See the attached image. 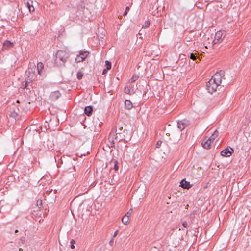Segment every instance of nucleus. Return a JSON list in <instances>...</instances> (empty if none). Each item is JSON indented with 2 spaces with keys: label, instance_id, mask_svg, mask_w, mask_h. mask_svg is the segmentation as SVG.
<instances>
[{
  "label": "nucleus",
  "instance_id": "36",
  "mask_svg": "<svg viewBox=\"0 0 251 251\" xmlns=\"http://www.w3.org/2000/svg\"><path fill=\"white\" fill-rule=\"evenodd\" d=\"M80 1L82 3H84L85 2H86L87 0H80Z\"/></svg>",
  "mask_w": 251,
  "mask_h": 251
},
{
  "label": "nucleus",
  "instance_id": "16",
  "mask_svg": "<svg viewBox=\"0 0 251 251\" xmlns=\"http://www.w3.org/2000/svg\"><path fill=\"white\" fill-rule=\"evenodd\" d=\"M9 115L10 117L14 118L15 119L18 118V113L16 111V110L14 109H11L10 111Z\"/></svg>",
  "mask_w": 251,
  "mask_h": 251
},
{
  "label": "nucleus",
  "instance_id": "12",
  "mask_svg": "<svg viewBox=\"0 0 251 251\" xmlns=\"http://www.w3.org/2000/svg\"><path fill=\"white\" fill-rule=\"evenodd\" d=\"M93 111V107L91 106H88L85 108L84 113L88 116L92 115Z\"/></svg>",
  "mask_w": 251,
  "mask_h": 251
},
{
  "label": "nucleus",
  "instance_id": "10",
  "mask_svg": "<svg viewBox=\"0 0 251 251\" xmlns=\"http://www.w3.org/2000/svg\"><path fill=\"white\" fill-rule=\"evenodd\" d=\"M180 186L184 189H188L191 187V185H190L189 182L186 181L185 179H183L180 183Z\"/></svg>",
  "mask_w": 251,
  "mask_h": 251
},
{
  "label": "nucleus",
  "instance_id": "11",
  "mask_svg": "<svg viewBox=\"0 0 251 251\" xmlns=\"http://www.w3.org/2000/svg\"><path fill=\"white\" fill-rule=\"evenodd\" d=\"M13 45V43L8 40L5 41L3 44L2 50H7L8 48L11 47Z\"/></svg>",
  "mask_w": 251,
  "mask_h": 251
},
{
  "label": "nucleus",
  "instance_id": "38",
  "mask_svg": "<svg viewBox=\"0 0 251 251\" xmlns=\"http://www.w3.org/2000/svg\"><path fill=\"white\" fill-rule=\"evenodd\" d=\"M18 231H18V229H16V230H15V233H18Z\"/></svg>",
  "mask_w": 251,
  "mask_h": 251
},
{
  "label": "nucleus",
  "instance_id": "8",
  "mask_svg": "<svg viewBox=\"0 0 251 251\" xmlns=\"http://www.w3.org/2000/svg\"><path fill=\"white\" fill-rule=\"evenodd\" d=\"M61 96V93L59 91H55L50 93V99L51 100L55 101Z\"/></svg>",
  "mask_w": 251,
  "mask_h": 251
},
{
  "label": "nucleus",
  "instance_id": "20",
  "mask_svg": "<svg viewBox=\"0 0 251 251\" xmlns=\"http://www.w3.org/2000/svg\"><path fill=\"white\" fill-rule=\"evenodd\" d=\"M190 58L193 60H195L198 58L197 54L196 53H191L190 54Z\"/></svg>",
  "mask_w": 251,
  "mask_h": 251
},
{
  "label": "nucleus",
  "instance_id": "9",
  "mask_svg": "<svg viewBox=\"0 0 251 251\" xmlns=\"http://www.w3.org/2000/svg\"><path fill=\"white\" fill-rule=\"evenodd\" d=\"M24 4L28 9L29 11L33 12L34 11V8L33 6V1L31 0H25Z\"/></svg>",
  "mask_w": 251,
  "mask_h": 251
},
{
  "label": "nucleus",
  "instance_id": "39",
  "mask_svg": "<svg viewBox=\"0 0 251 251\" xmlns=\"http://www.w3.org/2000/svg\"><path fill=\"white\" fill-rule=\"evenodd\" d=\"M19 251H22V248H20V249H19Z\"/></svg>",
  "mask_w": 251,
  "mask_h": 251
},
{
  "label": "nucleus",
  "instance_id": "6",
  "mask_svg": "<svg viewBox=\"0 0 251 251\" xmlns=\"http://www.w3.org/2000/svg\"><path fill=\"white\" fill-rule=\"evenodd\" d=\"M190 124L189 121L186 120H182L177 122V127L181 131Z\"/></svg>",
  "mask_w": 251,
  "mask_h": 251
},
{
  "label": "nucleus",
  "instance_id": "27",
  "mask_svg": "<svg viewBox=\"0 0 251 251\" xmlns=\"http://www.w3.org/2000/svg\"><path fill=\"white\" fill-rule=\"evenodd\" d=\"M25 238L24 237H22L21 238V239H20L19 243V244H21V243L22 244H24L25 242Z\"/></svg>",
  "mask_w": 251,
  "mask_h": 251
},
{
  "label": "nucleus",
  "instance_id": "30",
  "mask_svg": "<svg viewBox=\"0 0 251 251\" xmlns=\"http://www.w3.org/2000/svg\"><path fill=\"white\" fill-rule=\"evenodd\" d=\"M129 6H127V7H126V9L125 11L124 12V13H123V14L124 16H126V15H127V11L129 10Z\"/></svg>",
  "mask_w": 251,
  "mask_h": 251
},
{
  "label": "nucleus",
  "instance_id": "4",
  "mask_svg": "<svg viewBox=\"0 0 251 251\" xmlns=\"http://www.w3.org/2000/svg\"><path fill=\"white\" fill-rule=\"evenodd\" d=\"M225 35L224 34V33L222 31H217L215 35V39L213 41V43L214 44H217L219 42H220L223 40Z\"/></svg>",
  "mask_w": 251,
  "mask_h": 251
},
{
  "label": "nucleus",
  "instance_id": "18",
  "mask_svg": "<svg viewBox=\"0 0 251 251\" xmlns=\"http://www.w3.org/2000/svg\"><path fill=\"white\" fill-rule=\"evenodd\" d=\"M129 221V216L128 215H125L122 219V223L126 225L128 223Z\"/></svg>",
  "mask_w": 251,
  "mask_h": 251
},
{
  "label": "nucleus",
  "instance_id": "28",
  "mask_svg": "<svg viewBox=\"0 0 251 251\" xmlns=\"http://www.w3.org/2000/svg\"><path fill=\"white\" fill-rule=\"evenodd\" d=\"M75 241L74 240V239H72L71 242H70V243H71V248L72 249H74L75 248V245L74 244H75Z\"/></svg>",
  "mask_w": 251,
  "mask_h": 251
},
{
  "label": "nucleus",
  "instance_id": "26",
  "mask_svg": "<svg viewBox=\"0 0 251 251\" xmlns=\"http://www.w3.org/2000/svg\"><path fill=\"white\" fill-rule=\"evenodd\" d=\"M150 25V22L149 21H146L144 24V25H143L142 27L143 28H146L149 27Z\"/></svg>",
  "mask_w": 251,
  "mask_h": 251
},
{
  "label": "nucleus",
  "instance_id": "25",
  "mask_svg": "<svg viewBox=\"0 0 251 251\" xmlns=\"http://www.w3.org/2000/svg\"><path fill=\"white\" fill-rule=\"evenodd\" d=\"M113 162L114 163V169L117 171L118 170L119 167L118 166V162L116 160H113Z\"/></svg>",
  "mask_w": 251,
  "mask_h": 251
},
{
  "label": "nucleus",
  "instance_id": "33",
  "mask_svg": "<svg viewBox=\"0 0 251 251\" xmlns=\"http://www.w3.org/2000/svg\"><path fill=\"white\" fill-rule=\"evenodd\" d=\"M118 230L116 231L114 233V235H113V237H115L117 236V235L118 234Z\"/></svg>",
  "mask_w": 251,
  "mask_h": 251
},
{
  "label": "nucleus",
  "instance_id": "7",
  "mask_svg": "<svg viewBox=\"0 0 251 251\" xmlns=\"http://www.w3.org/2000/svg\"><path fill=\"white\" fill-rule=\"evenodd\" d=\"M234 151L232 148H228V147L223 150L221 152V155L225 157H229L231 155L232 153Z\"/></svg>",
  "mask_w": 251,
  "mask_h": 251
},
{
  "label": "nucleus",
  "instance_id": "14",
  "mask_svg": "<svg viewBox=\"0 0 251 251\" xmlns=\"http://www.w3.org/2000/svg\"><path fill=\"white\" fill-rule=\"evenodd\" d=\"M125 108L128 110L131 109L133 107L132 102L129 100H125Z\"/></svg>",
  "mask_w": 251,
  "mask_h": 251
},
{
  "label": "nucleus",
  "instance_id": "31",
  "mask_svg": "<svg viewBox=\"0 0 251 251\" xmlns=\"http://www.w3.org/2000/svg\"><path fill=\"white\" fill-rule=\"evenodd\" d=\"M182 226L184 228H187L188 226V224L186 221H184L182 223Z\"/></svg>",
  "mask_w": 251,
  "mask_h": 251
},
{
  "label": "nucleus",
  "instance_id": "23",
  "mask_svg": "<svg viewBox=\"0 0 251 251\" xmlns=\"http://www.w3.org/2000/svg\"><path fill=\"white\" fill-rule=\"evenodd\" d=\"M37 205L39 208H41L42 206V200L38 199L37 201Z\"/></svg>",
  "mask_w": 251,
  "mask_h": 251
},
{
  "label": "nucleus",
  "instance_id": "2",
  "mask_svg": "<svg viewBox=\"0 0 251 251\" xmlns=\"http://www.w3.org/2000/svg\"><path fill=\"white\" fill-rule=\"evenodd\" d=\"M69 57V53L65 50H59L56 54V63H58L60 65L64 64L67 61Z\"/></svg>",
  "mask_w": 251,
  "mask_h": 251
},
{
  "label": "nucleus",
  "instance_id": "13",
  "mask_svg": "<svg viewBox=\"0 0 251 251\" xmlns=\"http://www.w3.org/2000/svg\"><path fill=\"white\" fill-rule=\"evenodd\" d=\"M211 142L209 141L208 139L206 140L205 141H203L201 143V145L202 147L206 149H209L211 146Z\"/></svg>",
  "mask_w": 251,
  "mask_h": 251
},
{
  "label": "nucleus",
  "instance_id": "21",
  "mask_svg": "<svg viewBox=\"0 0 251 251\" xmlns=\"http://www.w3.org/2000/svg\"><path fill=\"white\" fill-rule=\"evenodd\" d=\"M83 74L81 72H78L77 73L76 76L77 79L80 80L82 78Z\"/></svg>",
  "mask_w": 251,
  "mask_h": 251
},
{
  "label": "nucleus",
  "instance_id": "3",
  "mask_svg": "<svg viewBox=\"0 0 251 251\" xmlns=\"http://www.w3.org/2000/svg\"><path fill=\"white\" fill-rule=\"evenodd\" d=\"M117 126L115 131H111L108 138V145L109 147H113L115 146V140L118 141V137L117 134H119V136L121 137V135L122 134L121 132H118L117 129ZM123 140L122 138L121 137L119 139V141H120L121 140Z\"/></svg>",
  "mask_w": 251,
  "mask_h": 251
},
{
  "label": "nucleus",
  "instance_id": "1",
  "mask_svg": "<svg viewBox=\"0 0 251 251\" xmlns=\"http://www.w3.org/2000/svg\"><path fill=\"white\" fill-rule=\"evenodd\" d=\"M225 76V72L220 70L217 72L206 83V89L208 92L212 94L215 92L222 82V78Z\"/></svg>",
  "mask_w": 251,
  "mask_h": 251
},
{
  "label": "nucleus",
  "instance_id": "17",
  "mask_svg": "<svg viewBox=\"0 0 251 251\" xmlns=\"http://www.w3.org/2000/svg\"><path fill=\"white\" fill-rule=\"evenodd\" d=\"M43 68H44L43 63L42 62L38 63L37 66V69L39 74H41V72L42 71Z\"/></svg>",
  "mask_w": 251,
  "mask_h": 251
},
{
  "label": "nucleus",
  "instance_id": "19",
  "mask_svg": "<svg viewBox=\"0 0 251 251\" xmlns=\"http://www.w3.org/2000/svg\"><path fill=\"white\" fill-rule=\"evenodd\" d=\"M31 80H29V81L26 80L25 82V85H23L24 88L30 90V88L29 87V85L31 83Z\"/></svg>",
  "mask_w": 251,
  "mask_h": 251
},
{
  "label": "nucleus",
  "instance_id": "24",
  "mask_svg": "<svg viewBox=\"0 0 251 251\" xmlns=\"http://www.w3.org/2000/svg\"><path fill=\"white\" fill-rule=\"evenodd\" d=\"M139 76L137 75H133L131 79V82H134L138 79Z\"/></svg>",
  "mask_w": 251,
  "mask_h": 251
},
{
  "label": "nucleus",
  "instance_id": "5",
  "mask_svg": "<svg viewBox=\"0 0 251 251\" xmlns=\"http://www.w3.org/2000/svg\"><path fill=\"white\" fill-rule=\"evenodd\" d=\"M89 53L88 51L80 52L76 56L75 60L76 62H82L88 56Z\"/></svg>",
  "mask_w": 251,
  "mask_h": 251
},
{
  "label": "nucleus",
  "instance_id": "22",
  "mask_svg": "<svg viewBox=\"0 0 251 251\" xmlns=\"http://www.w3.org/2000/svg\"><path fill=\"white\" fill-rule=\"evenodd\" d=\"M105 64L107 70H110L111 68V63L110 61L108 60L106 61Z\"/></svg>",
  "mask_w": 251,
  "mask_h": 251
},
{
  "label": "nucleus",
  "instance_id": "34",
  "mask_svg": "<svg viewBox=\"0 0 251 251\" xmlns=\"http://www.w3.org/2000/svg\"><path fill=\"white\" fill-rule=\"evenodd\" d=\"M107 70H107V69H104V70H103V72H102V74H106V73H107Z\"/></svg>",
  "mask_w": 251,
  "mask_h": 251
},
{
  "label": "nucleus",
  "instance_id": "35",
  "mask_svg": "<svg viewBox=\"0 0 251 251\" xmlns=\"http://www.w3.org/2000/svg\"><path fill=\"white\" fill-rule=\"evenodd\" d=\"M131 213L130 212H128L126 213V214L125 215H128L129 217L130 216Z\"/></svg>",
  "mask_w": 251,
  "mask_h": 251
},
{
  "label": "nucleus",
  "instance_id": "29",
  "mask_svg": "<svg viewBox=\"0 0 251 251\" xmlns=\"http://www.w3.org/2000/svg\"><path fill=\"white\" fill-rule=\"evenodd\" d=\"M161 144H162V141H158L156 144V146L157 148H159L161 147Z\"/></svg>",
  "mask_w": 251,
  "mask_h": 251
},
{
  "label": "nucleus",
  "instance_id": "32",
  "mask_svg": "<svg viewBox=\"0 0 251 251\" xmlns=\"http://www.w3.org/2000/svg\"><path fill=\"white\" fill-rule=\"evenodd\" d=\"M118 129H119V130H118V132H121V131H122L123 129V127L122 126H121L120 125H118Z\"/></svg>",
  "mask_w": 251,
  "mask_h": 251
},
{
  "label": "nucleus",
  "instance_id": "37",
  "mask_svg": "<svg viewBox=\"0 0 251 251\" xmlns=\"http://www.w3.org/2000/svg\"><path fill=\"white\" fill-rule=\"evenodd\" d=\"M113 243V240H111L109 242V244H110L111 245H112Z\"/></svg>",
  "mask_w": 251,
  "mask_h": 251
},
{
  "label": "nucleus",
  "instance_id": "15",
  "mask_svg": "<svg viewBox=\"0 0 251 251\" xmlns=\"http://www.w3.org/2000/svg\"><path fill=\"white\" fill-rule=\"evenodd\" d=\"M219 132L218 131L215 130L212 135L208 139L211 142H213L215 138L218 136Z\"/></svg>",
  "mask_w": 251,
  "mask_h": 251
}]
</instances>
